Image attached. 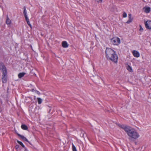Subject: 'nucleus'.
Listing matches in <instances>:
<instances>
[{
  "instance_id": "obj_4",
  "label": "nucleus",
  "mask_w": 151,
  "mask_h": 151,
  "mask_svg": "<svg viewBox=\"0 0 151 151\" xmlns=\"http://www.w3.org/2000/svg\"><path fill=\"white\" fill-rule=\"evenodd\" d=\"M111 43L114 45H118L120 43V40L117 37H114L111 39Z\"/></svg>"
},
{
  "instance_id": "obj_8",
  "label": "nucleus",
  "mask_w": 151,
  "mask_h": 151,
  "mask_svg": "<svg viewBox=\"0 0 151 151\" xmlns=\"http://www.w3.org/2000/svg\"><path fill=\"white\" fill-rule=\"evenodd\" d=\"M23 14L25 18L28 17L27 15V11L26 9V7L24 6L23 8Z\"/></svg>"
},
{
  "instance_id": "obj_16",
  "label": "nucleus",
  "mask_w": 151,
  "mask_h": 151,
  "mask_svg": "<svg viewBox=\"0 0 151 151\" xmlns=\"http://www.w3.org/2000/svg\"><path fill=\"white\" fill-rule=\"evenodd\" d=\"M38 104H41L42 102V99H41V98H40L39 97L37 98Z\"/></svg>"
},
{
  "instance_id": "obj_17",
  "label": "nucleus",
  "mask_w": 151,
  "mask_h": 151,
  "mask_svg": "<svg viewBox=\"0 0 151 151\" xmlns=\"http://www.w3.org/2000/svg\"><path fill=\"white\" fill-rule=\"evenodd\" d=\"M17 142L20 145H21L23 147L25 148L24 145L21 142L17 140Z\"/></svg>"
},
{
  "instance_id": "obj_26",
  "label": "nucleus",
  "mask_w": 151,
  "mask_h": 151,
  "mask_svg": "<svg viewBox=\"0 0 151 151\" xmlns=\"http://www.w3.org/2000/svg\"><path fill=\"white\" fill-rule=\"evenodd\" d=\"M99 1H98V2H102V0H99Z\"/></svg>"
},
{
  "instance_id": "obj_5",
  "label": "nucleus",
  "mask_w": 151,
  "mask_h": 151,
  "mask_svg": "<svg viewBox=\"0 0 151 151\" xmlns=\"http://www.w3.org/2000/svg\"><path fill=\"white\" fill-rule=\"evenodd\" d=\"M145 26L147 28L151 29V21L147 20L146 22L145 23Z\"/></svg>"
},
{
  "instance_id": "obj_25",
  "label": "nucleus",
  "mask_w": 151,
  "mask_h": 151,
  "mask_svg": "<svg viewBox=\"0 0 151 151\" xmlns=\"http://www.w3.org/2000/svg\"><path fill=\"white\" fill-rule=\"evenodd\" d=\"M36 90H35L34 89H32L31 90V91H32V92H35V91Z\"/></svg>"
},
{
  "instance_id": "obj_10",
  "label": "nucleus",
  "mask_w": 151,
  "mask_h": 151,
  "mask_svg": "<svg viewBox=\"0 0 151 151\" xmlns=\"http://www.w3.org/2000/svg\"><path fill=\"white\" fill-rule=\"evenodd\" d=\"M128 17L129 19L127 22V23H129L132 22L133 19V18L132 17V15L131 14H128Z\"/></svg>"
},
{
  "instance_id": "obj_24",
  "label": "nucleus",
  "mask_w": 151,
  "mask_h": 151,
  "mask_svg": "<svg viewBox=\"0 0 151 151\" xmlns=\"http://www.w3.org/2000/svg\"><path fill=\"white\" fill-rule=\"evenodd\" d=\"M95 77L96 78H98V79H99L100 78H101L98 75H96L95 76Z\"/></svg>"
},
{
  "instance_id": "obj_28",
  "label": "nucleus",
  "mask_w": 151,
  "mask_h": 151,
  "mask_svg": "<svg viewBox=\"0 0 151 151\" xmlns=\"http://www.w3.org/2000/svg\"><path fill=\"white\" fill-rule=\"evenodd\" d=\"M24 148L25 149L24 151H27V149L25 147Z\"/></svg>"
},
{
  "instance_id": "obj_14",
  "label": "nucleus",
  "mask_w": 151,
  "mask_h": 151,
  "mask_svg": "<svg viewBox=\"0 0 151 151\" xmlns=\"http://www.w3.org/2000/svg\"><path fill=\"white\" fill-rule=\"evenodd\" d=\"M25 73L24 72H22L19 73L18 75V77L19 78H21L22 77L24 76L25 75Z\"/></svg>"
},
{
  "instance_id": "obj_15",
  "label": "nucleus",
  "mask_w": 151,
  "mask_h": 151,
  "mask_svg": "<svg viewBox=\"0 0 151 151\" xmlns=\"http://www.w3.org/2000/svg\"><path fill=\"white\" fill-rule=\"evenodd\" d=\"M21 127L22 129L24 130H27L28 129L27 126L24 124H22L21 126Z\"/></svg>"
},
{
  "instance_id": "obj_20",
  "label": "nucleus",
  "mask_w": 151,
  "mask_h": 151,
  "mask_svg": "<svg viewBox=\"0 0 151 151\" xmlns=\"http://www.w3.org/2000/svg\"><path fill=\"white\" fill-rule=\"evenodd\" d=\"M127 13L125 12H123V17L124 18H125L127 17Z\"/></svg>"
},
{
  "instance_id": "obj_2",
  "label": "nucleus",
  "mask_w": 151,
  "mask_h": 151,
  "mask_svg": "<svg viewBox=\"0 0 151 151\" xmlns=\"http://www.w3.org/2000/svg\"><path fill=\"white\" fill-rule=\"evenodd\" d=\"M105 52L106 57L108 59L115 63L117 62L118 57L115 52L113 49L110 48H106Z\"/></svg>"
},
{
  "instance_id": "obj_11",
  "label": "nucleus",
  "mask_w": 151,
  "mask_h": 151,
  "mask_svg": "<svg viewBox=\"0 0 151 151\" xmlns=\"http://www.w3.org/2000/svg\"><path fill=\"white\" fill-rule=\"evenodd\" d=\"M62 46L63 47L66 48L68 47V43L66 41H63L62 42Z\"/></svg>"
},
{
  "instance_id": "obj_29",
  "label": "nucleus",
  "mask_w": 151,
  "mask_h": 151,
  "mask_svg": "<svg viewBox=\"0 0 151 151\" xmlns=\"http://www.w3.org/2000/svg\"><path fill=\"white\" fill-rule=\"evenodd\" d=\"M36 99V96H34V99L35 100Z\"/></svg>"
},
{
  "instance_id": "obj_21",
  "label": "nucleus",
  "mask_w": 151,
  "mask_h": 151,
  "mask_svg": "<svg viewBox=\"0 0 151 151\" xmlns=\"http://www.w3.org/2000/svg\"><path fill=\"white\" fill-rule=\"evenodd\" d=\"M140 29H139V31L142 32L143 30V29L142 27V26L141 25H140L139 26Z\"/></svg>"
},
{
  "instance_id": "obj_6",
  "label": "nucleus",
  "mask_w": 151,
  "mask_h": 151,
  "mask_svg": "<svg viewBox=\"0 0 151 151\" xmlns=\"http://www.w3.org/2000/svg\"><path fill=\"white\" fill-rule=\"evenodd\" d=\"M132 54L133 56L136 58H138L140 56L139 53L137 50H133L132 52Z\"/></svg>"
},
{
  "instance_id": "obj_9",
  "label": "nucleus",
  "mask_w": 151,
  "mask_h": 151,
  "mask_svg": "<svg viewBox=\"0 0 151 151\" xmlns=\"http://www.w3.org/2000/svg\"><path fill=\"white\" fill-rule=\"evenodd\" d=\"M143 10L146 13H149L150 10V8L149 7H145L143 8Z\"/></svg>"
},
{
  "instance_id": "obj_19",
  "label": "nucleus",
  "mask_w": 151,
  "mask_h": 151,
  "mask_svg": "<svg viewBox=\"0 0 151 151\" xmlns=\"http://www.w3.org/2000/svg\"><path fill=\"white\" fill-rule=\"evenodd\" d=\"M72 147L73 151H77L76 147L73 144H72Z\"/></svg>"
},
{
  "instance_id": "obj_27",
  "label": "nucleus",
  "mask_w": 151,
  "mask_h": 151,
  "mask_svg": "<svg viewBox=\"0 0 151 151\" xmlns=\"http://www.w3.org/2000/svg\"><path fill=\"white\" fill-rule=\"evenodd\" d=\"M29 98L31 100V101H32V98L31 97H29Z\"/></svg>"
},
{
  "instance_id": "obj_18",
  "label": "nucleus",
  "mask_w": 151,
  "mask_h": 151,
  "mask_svg": "<svg viewBox=\"0 0 151 151\" xmlns=\"http://www.w3.org/2000/svg\"><path fill=\"white\" fill-rule=\"evenodd\" d=\"M127 69L130 72L132 71V68L129 65H128L127 67Z\"/></svg>"
},
{
  "instance_id": "obj_23",
  "label": "nucleus",
  "mask_w": 151,
  "mask_h": 151,
  "mask_svg": "<svg viewBox=\"0 0 151 151\" xmlns=\"http://www.w3.org/2000/svg\"><path fill=\"white\" fill-rule=\"evenodd\" d=\"M19 147V146L18 145H16L15 146V148L16 149H17Z\"/></svg>"
},
{
  "instance_id": "obj_22",
  "label": "nucleus",
  "mask_w": 151,
  "mask_h": 151,
  "mask_svg": "<svg viewBox=\"0 0 151 151\" xmlns=\"http://www.w3.org/2000/svg\"><path fill=\"white\" fill-rule=\"evenodd\" d=\"M35 92L38 95H40V92L37 90H35Z\"/></svg>"
},
{
  "instance_id": "obj_3",
  "label": "nucleus",
  "mask_w": 151,
  "mask_h": 151,
  "mask_svg": "<svg viewBox=\"0 0 151 151\" xmlns=\"http://www.w3.org/2000/svg\"><path fill=\"white\" fill-rule=\"evenodd\" d=\"M0 69L2 73L1 78L2 82L3 83H6L7 80V72L6 68L3 63H0Z\"/></svg>"
},
{
  "instance_id": "obj_12",
  "label": "nucleus",
  "mask_w": 151,
  "mask_h": 151,
  "mask_svg": "<svg viewBox=\"0 0 151 151\" xmlns=\"http://www.w3.org/2000/svg\"><path fill=\"white\" fill-rule=\"evenodd\" d=\"M25 19L27 22L28 25L31 28H32V26L30 24L28 17L25 18Z\"/></svg>"
},
{
  "instance_id": "obj_13",
  "label": "nucleus",
  "mask_w": 151,
  "mask_h": 151,
  "mask_svg": "<svg viewBox=\"0 0 151 151\" xmlns=\"http://www.w3.org/2000/svg\"><path fill=\"white\" fill-rule=\"evenodd\" d=\"M6 23L7 24H11V21L9 19L8 16L6 17Z\"/></svg>"
},
{
  "instance_id": "obj_7",
  "label": "nucleus",
  "mask_w": 151,
  "mask_h": 151,
  "mask_svg": "<svg viewBox=\"0 0 151 151\" xmlns=\"http://www.w3.org/2000/svg\"><path fill=\"white\" fill-rule=\"evenodd\" d=\"M18 136L19 137H20V138L24 141H26L28 142H29V141L26 138V137H24V136L21 135L20 134L18 133L17 134Z\"/></svg>"
},
{
  "instance_id": "obj_1",
  "label": "nucleus",
  "mask_w": 151,
  "mask_h": 151,
  "mask_svg": "<svg viewBox=\"0 0 151 151\" xmlns=\"http://www.w3.org/2000/svg\"><path fill=\"white\" fill-rule=\"evenodd\" d=\"M119 126L123 129L126 133L129 136V140L136 139L139 137V134L134 128L124 125H120Z\"/></svg>"
}]
</instances>
